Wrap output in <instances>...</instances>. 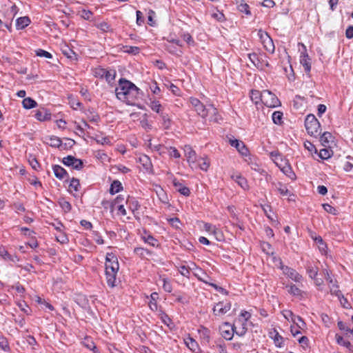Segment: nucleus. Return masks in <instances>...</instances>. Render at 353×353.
<instances>
[{
    "mask_svg": "<svg viewBox=\"0 0 353 353\" xmlns=\"http://www.w3.org/2000/svg\"><path fill=\"white\" fill-rule=\"evenodd\" d=\"M173 185L174 186L176 191H178L181 194L188 196L190 194V189L177 181L176 179H174L172 181Z\"/></svg>",
    "mask_w": 353,
    "mask_h": 353,
    "instance_id": "412c9836",
    "label": "nucleus"
},
{
    "mask_svg": "<svg viewBox=\"0 0 353 353\" xmlns=\"http://www.w3.org/2000/svg\"><path fill=\"white\" fill-rule=\"evenodd\" d=\"M262 95L263 91L252 90L250 93V98L255 104H258L259 102H262Z\"/></svg>",
    "mask_w": 353,
    "mask_h": 353,
    "instance_id": "f704fd0d",
    "label": "nucleus"
},
{
    "mask_svg": "<svg viewBox=\"0 0 353 353\" xmlns=\"http://www.w3.org/2000/svg\"><path fill=\"white\" fill-rule=\"evenodd\" d=\"M272 121L275 124L280 125L282 123L283 121V112L280 111H275L273 112L272 116Z\"/></svg>",
    "mask_w": 353,
    "mask_h": 353,
    "instance_id": "de8ad7c7",
    "label": "nucleus"
},
{
    "mask_svg": "<svg viewBox=\"0 0 353 353\" xmlns=\"http://www.w3.org/2000/svg\"><path fill=\"white\" fill-rule=\"evenodd\" d=\"M149 107L155 112L160 114L163 112V107L160 102L156 99H150Z\"/></svg>",
    "mask_w": 353,
    "mask_h": 353,
    "instance_id": "c85d7f7f",
    "label": "nucleus"
},
{
    "mask_svg": "<svg viewBox=\"0 0 353 353\" xmlns=\"http://www.w3.org/2000/svg\"><path fill=\"white\" fill-rule=\"evenodd\" d=\"M276 165L280 168L281 171L290 179H295V173L293 172L290 165L287 162L286 160L283 159V161L282 163L281 161L276 162Z\"/></svg>",
    "mask_w": 353,
    "mask_h": 353,
    "instance_id": "ddd939ff",
    "label": "nucleus"
},
{
    "mask_svg": "<svg viewBox=\"0 0 353 353\" xmlns=\"http://www.w3.org/2000/svg\"><path fill=\"white\" fill-rule=\"evenodd\" d=\"M0 348L5 352L10 350L8 341L4 337H0Z\"/></svg>",
    "mask_w": 353,
    "mask_h": 353,
    "instance_id": "6e6d98bb",
    "label": "nucleus"
},
{
    "mask_svg": "<svg viewBox=\"0 0 353 353\" xmlns=\"http://www.w3.org/2000/svg\"><path fill=\"white\" fill-rule=\"evenodd\" d=\"M323 208L324 210L326 211L327 212L334 214V215L336 214L337 210H336V208H334L330 204L324 203V204H323Z\"/></svg>",
    "mask_w": 353,
    "mask_h": 353,
    "instance_id": "052dcab7",
    "label": "nucleus"
},
{
    "mask_svg": "<svg viewBox=\"0 0 353 353\" xmlns=\"http://www.w3.org/2000/svg\"><path fill=\"white\" fill-rule=\"evenodd\" d=\"M234 325H231L229 323H225L221 327V333L222 336L226 340H231L235 333Z\"/></svg>",
    "mask_w": 353,
    "mask_h": 353,
    "instance_id": "2eb2a0df",
    "label": "nucleus"
},
{
    "mask_svg": "<svg viewBox=\"0 0 353 353\" xmlns=\"http://www.w3.org/2000/svg\"><path fill=\"white\" fill-rule=\"evenodd\" d=\"M270 156L276 164V162L281 161V163H282L283 161L282 156L277 152H272L270 153Z\"/></svg>",
    "mask_w": 353,
    "mask_h": 353,
    "instance_id": "338daca9",
    "label": "nucleus"
},
{
    "mask_svg": "<svg viewBox=\"0 0 353 353\" xmlns=\"http://www.w3.org/2000/svg\"><path fill=\"white\" fill-rule=\"evenodd\" d=\"M36 54L39 57H46L48 59H51L52 57V54L50 52L41 49H39L38 50H37Z\"/></svg>",
    "mask_w": 353,
    "mask_h": 353,
    "instance_id": "e2e57ef3",
    "label": "nucleus"
},
{
    "mask_svg": "<svg viewBox=\"0 0 353 353\" xmlns=\"http://www.w3.org/2000/svg\"><path fill=\"white\" fill-rule=\"evenodd\" d=\"M161 119L163 121V125L164 128L168 129L170 126L171 121L168 114L161 112L160 114Z\"/></svg>",
    "mask_w": 353,
    "mask_h": 353,
    "instance_id": "8fccbe9b",
    "label": "nucleus"
},
{
    "mask_svg": "<svg viewBox=\"0 0 353 353\" xmlns=\"http://www.w3.org/2000/svg\"><path fill=\"white\" fill-rule=\"evenodd\" d=\"M270 336L274 340L276 346L281 347L283 344V338L275 330L270 332Z\"/></svg>",
    "mask_w": 353,
    "mask_h": 353,
    "instance_id": "c756f323",
    "label": "nucleus"
},
{
    "mask_svg": "<svg viewBox=\"0 0 353 353\" xmlns=\"http://www.w3.org/2000/svg\"><path fill=\"white\" fill-rule=\"evenodd\" d=\"M139 161L146 170H150L152 169V162L148 156L143 155L141 157L139 158Z\"/></svg>",
    "mask_w": 353,
    "mask_h": 353,
    "instance_id": "58836bf2",
    "label": "nucleus"
},
{
    "mask_svg": "<svg viewBox=\"0 0 353 353\" xmlns=\"http://www.w3.org/2000/svg\"><path fill=\"white\" fill-rule=\"evenodd\" d=\"M142 239L144 241L145 243L149 244L152 247H156L158 245L157 240L151 234H146L145 236H143Z\"/></svg>",
    "mask_w": 353,
    "mask_h": 353,
    "instance_id": "a18cd8bd",
    "label": "nucleus"
},
{
    "mask_svg": "<svg viewBox=\"0 0 353 353\" xmlns=\"http://www.w3.org/2000/svg\"><path fill=\"white\" fill-rule=\"evenodd\" d=\"M257 35L263 43L265 50L273 54L274 52L275 47L272 38L268 35V34L262 30H259Z\"/></svg>",
    "mask_w": 353,
    "mask_h": 353,
    "instance_id": "7ed1b4c3",
    "label": "nucleus"
},
{
    "mask_svg": "<svg viewBox=\"0 0 353 353\" xmlns=\"http://www.w3.org/2000/svg\"><path fill=\"white\" fill-rule=\"evenodd\" d=\"M123 190V185L118 180H114L111 183L110 188V193L111 194H115L116 193L119 192L121 190Z\"/></svg>",
    "mask_w": 353,
    "mask_h": 353,
    "instance_id": "2f4dec72",
    "label": "nucleus"
},
{
    "mask_svg": "<svg viewBox=\"0 0 353 353\" xmlns=\"http://www.w3.org/2000/svg\"><path fill=\"white\" fill-rule=\"evenodd\" d=\"M336 339L338 344L345 347L349 351L353 352V346L350 341H345L343 336L339 335H336Z\"/></svg>",
    "mask_w": 353,
    "mask_h": 353,
    "instance_id": "4c0bfd02",
    "label": "nucleus"
},
{
    "mask_svg": "<svg viewBox=\"0 0 353 353\" xmlns=\"http://www.w3.org/2000/svg\"><path fill=\"white\" fill-rule=\"evenodd\" d=\"M299 45L301 46V48H299L301 52L300 63L303 65L305 72L309 73L311 70V63L307 52L306 46L303 43H299Z\"/></svg>",
    "mask_w": 353,
    "mask_h": 353,
    "instance_id": "0eeeda50",
    "label": "nucleus"
},
{
    "mask_svg": "<svg viewBox=\"0 0 353 353\" xmlns=\"http://www.w3.org/2000/svg\"><path fill=\"white\" fill-rule=\"evenodd\" d=\"M184 154L190 165L192 168L196 167V154L191 146L185 145Z\"/></svg>",
    "mask_w": 353,
    "mask_h": 353,
    "instance_id": "4468645a",
    "label": "nucleus"
},
{
    "mask_svg": "<svg viewBox=\"0 0 353 353\" xmlns=\"http://www.w3.org/2000/svg\"><path fill=\"white\" fill-rule=\"evenodd\" d=\"M159 299V294L157 292H153L150 294V301L149 302V307L151 310L156 311L157 310L158 305L157 303V300Z\"/></svg>",
    "mask_w": 353,
    "mask_h": 353,
    "instance_id": "72a5a7b5",
    "label": "nucleus"
},
{
    "mask_svg": "<svg viewBox=\"0 0 353 353\" xmlns=\"http://www.w3.org/2000/svg\"><path fill=\"white\" fill-rule=\"evenodd\" d=\"M262 103L270 108L280 105V101L277 97L268 90H263Z\"/></svg>",
    "mask_w": 353,
    "mask_h": 353,
    "instance_id": "39448f33",
    "label": "nucleus"
},
{
    "mask_svg": "<svg viewBox=\"0 0 353 353\" xmlns=\"http://www.w3.org/2000/svg\"><path fill=\"white\" fill-rule=\"evenodd\" d=\"M333 136L329 132H323L320 137V141L321 144L325 146H329L330 143L333 142Z\"/></svg>",
    "mask_w": 353,
    "mask_h": 353,
    "instance_id": "a878e982",
    "label": "nucleus"
},
{
    "mask_svg": "<svg viewBox=\"0 0 353 353\" xmlns=\"http://www.w3.org/2000/svg\"><path fill=\"white\" fill-rule=\"evenodd\" d=\"M234 330L237 335L244 336L248 330L246 321L238 319L235 322Z\"/></svg>",
    "mask_w": 353,
    "mask_h": 353,
    "instance_id": "f3484780",
    "label": "nucleus"
},
{
    "mask_svg": "<svg viewBox=\"0 0 353 353\" xmlns=\"http://www.w3.org/2000/svg\"><path fill=\"white\" fill-rule=\"evenodd\" d=\"M53 172L57 178L60 180L68 178V174L66 170L60 165H55L53 166Z\"/></svg>",
    "mask_w": 353,
    "mask_h": 353,
    "instance_id": "5701e85b",
    "label": "nucleus"
},
{
    "mask_svg": "<svg viewBox=\"0 0 353 353\" xmlns=\"http://www.w3.org/2000/svg\"><path fill=\"white\" fill-rule=\"evenodd\" d=\"M250 61L258 68L263 70L266 67H269L270 64L265 59L264 54H257L256 53H252L248 55Z\"/></svg>",
    "mask_w": 353,
    "mask_h": 353,
    "instance_id": "6e6552de",
    "label": "nucleus"
},
{
    "mask_svg": "<svg viewBox=\"0 0 353 353\" xmlns=\"http://www.w3.org/2000/svg\"><path fill=\"white\" fill-rule=\"evenodd\" d=\"M181 37L189 45H194V41L192 36L189 33H183Z\"/></svg>",
    "mask_w": 353,
    "mask_h": 353,
    "instance_id": "680f3d73",
    "label": "nucleus"
},
{
    "mask_svg": "<svg viewBox=\"0 0 353 353\" xmlns=\"http://www.w3.org/2000/svg\"><path fill=\"white\" fill-rule=\"evenodd\" d=\"M286 288H288V292L289 294L296 296H301L303 292L301 289H299L297 286L294 284H290L286 285Z\"/></svg>",
    "mask_w": 353,
    "mask_h": 353,
    "instance_id": "473e14b6",
    "label": "nucleus"
},
{
    "mask_svg": "<svg viewBox=\"0 0 353 353\" xmlns=\"http://www.w3.org/2000/svg\"><path fill=\"white\" fill-rule=\"evenodd\" d=\"M198 332L200 334L201 338L205 342H209L210 339V331L205 327H201Z\"/></svg>",
    "mask_w": 353,
    "mask_h": 353,
    "instance_id": "e433bc0d",
    "label": "nucleus"
},
{
    "mask_svg": "<svg viewBox=\"0 0 353 353\" xmlns=\"http://www.w3.org/2000/svg\"><path fill=\"white\" fill-rule=\"evenodd\" d=\"M96 26L97 28H99V30H101V31H103L104 32H108L111 30L110 25L107 22H105V21H101V22L97 23L96 24Z\"/></svg>",
    "mask_w": 353,
    "mask_h": 353,
    "instance_id": "603ef678",
    "label": "nucleus"
},
{
    "mask_svg": "<svg viewBox=\"0 0 353 353\" xmlns=\"http://www.w3.org/2000/svg\"><path fill=\"white\" fill-rule=\"evenodd\" d=\"M307 272L311 279H316L318 274V268L316 266L308 265L307 267Z\"/></svg>",
    "mask_w": 353,
    "mask_h": 353,
    "instance_id": "09e8293b",
    "label": "nucleus"
},
{
    "mask_svg": "<svg viewBox=\"0 0 353 353\" xmlns=\"http://www.w3.org/2000/svg\"><path fill=\"white\" fill-rule=\"evenodd\" d=\"M230 301H219L213 307V314L216 316L223 315L231 309Z\"/></svg>",
    "mask_w": 353,
    "mask_h": 353,
    "instance_id": "9d476101",
    "label": "nucleus"
},
{
    "mask_svg": "<svg viewBox=\"0 0 353 353\" xmlns=\"http://www.w3.org/2000/svg\"><path fill=\"white\" fill-rule=\"evenodd\" d=\"M117 272L105 271L106 281L108 286L113 288L116 285Z\"/></svg>",
    "mask_w": 353,
    "mask_h": 353,
    "instance_id": "cd10ccee",
    "label": "nucleus"
},
{
    "mask_svg": "<svg viewBox=\"0 0 353 353\" xmlns=\"http://www.w3.org/2000/svg\"><path fill=\"white\" fill-rule=\"evenodd\" d=\"M283 273L291 279L292 281L296 283H301L303 280L302 276L298 273L294 269H292L288 266L284 265L281 259H279V267Z\"/></svg>",
    "mask_w": 353,
    "mask_h": 353,
    "instance_id": "20e7f679",
    "label": "nucleus"
},
{
    "mask_svg": "<svg viewBox=\"0 0 353 353\" xmlns=\"http://www.w3.org/2000/svg\"><path fill=\"white\" fill-rule=\"evenodd\" d=\"M230 144L235 147L236 150L239 152V153L244 157H248L249 154V150L245 145V144L237 139H230L229 140Z\"/></svg>",
    "mask_w": 353,
    "mask_h": 353,
    "instance_id": "dca6fc26",
    "label": "nucleus"
},
{
    "mask_svg": "<svg viewBox=\"0 0 353 353\" xmlns=\"http://www.w3.org/2000/svg\"><path fill=\"white\" fill-rule=\"evenodd\" d=\"M134 84L131 81L125 79H120L119 81V85L115 89L117 98L122 101L125 99L127 93L132 88Z\"/></svg>",
    "mask_w": 353,
    "mask_h": 353,
    "instance_id": "f03ea898",
    "label": "nucleus"
},
{
    "mask_svg": "<svg viewBox=\"0 0 353 353\" xmlns=\"http://www.w3.org/2000/svg\"><path fill=\"white\" fill-rule=\"evenodd\" d=\"M163 281V288L167 292H171L172 290V287L171 283L168 281L167 279L163 278L162 279Z\"/></svg>",
    "mask_w": 353,
    "mask_h": 353,
    "instance_id": "bf43d9fd",
    "label": "nucleus"
},
{
    "mask_svg": "<svg viewBox=\"0 0 353 353\" xmlns=\"http://www.w3.org/2000/svg\"><path fill=\"white\" fill-rule=\"evenodd\" d=\"M186 346L193 352L198 353L200 350L198 343L192 337L188 336L184 339Z\"/></svg>",
    "mask_w": 353,
    "mask_h": 353,
    "instance_id": "4be33fe9",
    "label": "nucleus"
},
{
    "mask_svg": "<svg viewBox=\"0 0 353 353\" xmlns=\"http://www.w3.org/2000/svg\"><path fill=\"white\" fill-rule=\"evenodd\" d=\"M208 110V116H210V119L217 121V113L216 108L213 105H209L206 108Z\"/></svg>",
    "mask_w": 353,
    "mask_h": 353,
    "instance_id": "37998d69",
    "label": "nucleus"
},
{
    "mask_svg": "<svg viewBox=\"0 0 353 353\" xmlns=\"http://www.w3.org/2000/svg\"><path fill=\"white\" fill-rule=\"evenodd\" d=\"M148 147L152 151L157 152L160 155H162L166 152V150H168L167 147L161 144H152L150 141L148 143Z\"/></svg>",
    "mask_w": 353,
    "mask_h": 353,
    "instance_id": "7c9ffc66",
    "label": "nucleus"
},
{
    "mask_svg": "<svg viewBox=\"0 0 353 353\" xmlns=\"http://www.w3.org/2000/svg\"><path fill=\"white\" fill-rule=\"evenodd\" d=\"M329 287H330V292L332 294L336 296L339 299H340V297L342 296V298L344 299V301H346L343 298L342 293L339 290V287L334 281H333L332 283H329Z\"/></svg>",
    "mask_w": 353,
    "mask_h": 353,
    "instance_id": "a19ab883",
    "label": "nucleus"
},
{
    "mask_svg": "<svg viewBox=\"0 0 353 353\" xmlns=\"http://www.w3.org/2000/svg\"><path fill=\"white\" fill-rule=\"evenodd\" d=\"M332 154V150L327 148H323L320 150L319 156L321 159L325 160L330 158Z\"/></svg>",
    "mask_w": 353,
    "mask_h": 353,
    "instance_id": "49530a36",
    "label": "nucleus"
},
{
    "mask_svg": "<svg viewBox=\"0 0 353 353\" xmlns=\"http://www.w3.org/2000/svg\"><path fill=\"white\" fill-rule=\"evenodd\" d=\"M273 185H274L275 190H277L281 195L289 196L288 199L290 201L294 200L295 196L290 193L285 185L281 183H274Z\"/></svg>",
    "mask_w": 353,
    "mask_h": 353,
    "instance_id": "6ab92c4d",
    "label": "nucleus"
},
{
    "mask_svg": "<svg viewBox=\"0 0 353 353\" xmlns=\"http://www.w3.org/2000/svg\"><path fill=\"white\" fill-rule=\"evenodd\" d=\"M30 23V19L28 17H19L16 21V28L17 30H22L26 28Z\"/></svg>",
    "mask_w": 353,
    "mask_h": 353,
    "instance_id": "bb28decb",
    "label": "nucleus"
},
{
    "mask_svg": "<svg viewBox=\"0 0 353 353\" xmlns=\"http://www.w3.org/2000/svg\"><path fill=\"white\" fill-rule=\"evenodd\" d=\"M69 187L75 192H78L80 188L79 181L77 179L72 178L70 182Z\"/></svg>",
    "mask_w": 353,
    "mask_h": 353,
    "instance_id": "5fc2aeb1",
    "label": "nucleus"
},
{
    "mask_svg": "<svg viewBox=\"0 0 353 353\" xmlns=\"http://www.w3.org/2000/svg\"><path fill=\"white\" fill-rule=\"evenodd\" d=\"M305 127L307 132L310 136L317 137L321 134V124L316 117L312 114H308L305 119Z\"/></svg>",
    "mask_w": 353,
    "mask_h": 353,
    "instance_id": "f257e3e1",
    "label": "nucleus"
},
{
    "mask_svg": "<svg viewBox=\"0 0 353 353\" xmlns=\"http://www.w3.org/2000/svg\"><path fill=\"white\" fill-rule=\"evenodd\" d=\"M123 48H125L124 52L129 54H136L139 52V48L136 46H125Z\"/></svg>",
    "mask_w": 353,
    "mask_h": 353,
    "instance_id": "0e129e2a",
    "label": "nucleus"
},
{
    "mask_svg": "<svg viewBox=\"0 0 353 353\" xmlns=\"http://www.w3.org/2000/svg\"><path fill=\"white\" fill-rule=\"evenodd\" d=\"M134 252L141 258H145L147 256L152 254V252L143 248H135Z\"/></svg>",
    "mask_w": 353,
    "mask_h": 353,
    "instance_id": "ea45409f",
    "label": "nucleus"
},
{
    "mask_svg": "<svg viewBox=\"0 0 353 353\" xmlns=\"http://www.w3.org/2000/svg\"><path fill=\"white\" fill-rule=\"evenodd\" d=\"M190 101L192 106L195 108V110L203 118H205L208 117V110L207 108L201 103V101L196 98H190Z\"/></svg>",
    "mask_w": 353,
    "mask_h": 353,
    "instance_id": "f8f14e48",
    "label": "nucleus"
},
{
    "mask_svg": "<svg viewBox=\"0 0 353 353\" xmlns=\"http://www.w3.org/2000/svg\"><path fill=\"white\" fill-rule=\"evenodd\" d=\"M192 268L190 267L182 265L179 267V272H180V274L181 275H183V276H185L187 278H189L190 277V270Z\"/></svg>",
    "mask_w": 353,
    "mask_h": 353,
    "instance_id": "864d4df0",
    "label": "nucleus"
},
{
    "mask_svg": "<svg viewBox=\"0 0 353 353\" xmlns=\"http://www.w3.org/2000/svg\"><path fill=\"white\" fill-rule=\"evenodd\" d=\"M167 150H168L169 155L171 157H174V158H176V159H179L181 157V154H180L179 152L176 150V148H174V147H170L169 148H168Z\"/></svg>",
    "mask_w": 353,
    "mask_h": 353,
    "instance_id": "13d9d810",
    "label": "nucleus"
},
{
    "mask_svg": "<svg viewBox=\"0 0 353 353\" xmlns=\"http://www.w3.org/2000/svg\"><path fill=\"white\" fill-rule=\"evenodd\" d=\"M58 203H59V206L61 208V209L65 212H69L71 210V209H72L71 204L68 201H66L65 199H63V198L59 199L58 201Z\"/></svg>",
    "mask_w": 353,
    "mask_h": 353,
    "instance_id": "c03bdc74",
    "label": "nucleus"
},
{
    "mask_svg": "<svg viewBox=\"0 0 353 353\" xmlns=\"http://www.w3.org/2000/svg\"><path fill=\"white\" fill-rule=\"evenodd\" d=\"M231 179L234 181L243 190H248L249 185L248 184L247 179L241 176L240 174L234 173L231 175Z\"/></svg>",
    "mask_w": 353,
    "mask_h": 353,
    "instance_id": "aec40b11",
    "label": "nucleus"
},
{
    "mask_svg": "<svg viewBox=\"0 0 353 353\" xmlns=\"http://www.w3.org/2000/svg\"><path fill=\"white\" fill-rule=\"evenodd\" d=\"M204 228L207 232H208L210 233H213L214 234L220 233V231L217 230L216 226H214L212 224H210V223H205L204 225Z\"/></svg>",
    "mask_w": 353,
    "mask_h": 353,
    "instance_id": "4d7b16f0",
    "label": "nucleus"
},
{
    "mask_svg": "<svg viewBox=\"0 0 353 353\" xmlns=\"http://www.w3.org/2000/svg\"><path fill=\"white\" fill-rule=\"evenodd\" d=\"M34 117L39 121H49L51 119V112L45 108H40L36 111Z\"/></svg>",
    "mask_w": 353,
    "mask_h": 353,
    "instance_id": "a211bd4d",
    "label": "nucleus"
},
{
    "mask_svg": "<svg viewBox=\"0 0 353 353\" xmlns=\"http://www.w3.org/2000/svg\"><path fill=\"white\" fill-rule=\"evenodd\" d=\"M116 77V71L114 70H106V74H105L104 77L105 80L110 83L113 81Z\"/></svg>",
    "mask_w": 353,
    "mask_h": 353,
    "instance_id": "3c124183",
    "label": "nucleus"
},
{
    "mask_svg": "<svg viewBox=\"0 0 353 353\" xmlns=\"http://www.w3.org/2000/svg\"><path fill=\"white\" fill-rule=\"evenodd\" d=\"M92 234H93V239L94 240V241L97 243H98L99 245L103 244V243H104L103 239L102 236L98 233V232L93 231Z\"/></svg>",
    "mask_w": 353,
    "mask_h": 353,
    "instance_id": "69168bd1",
    "label": "nucleus"
},
{
    "mask_svg": "<svg viewBox=\"0 0 353 353\" xmlns=\"http://www.w3.org/2000/svg\"><path fill=\"white\" fill-rule=\"evenodd\" d=\"M127 204L128 205V208L132 211H137L139 210L140 205L134 198H128L127 199Z\"/></svg>",
    "mask_w": 353,
    "mask_h": 353,
    "instance_id": "79ce46f5",
    "label": "nucleus"
},
{
    "mask_svg": "<svg viewBox=\"0 0 353 353\" xmlns=\"http://www.w3.org/2000/svg\"><path fill=\"white\" fill-rule=\"evenodd\" d=\"M22 105L25 109H31L37 105L36 101L30 97L24 98L22 101Z\"/></svg>",
    "mask_w": 353,
    "mask_h": 353,
    "instance_id": "c9c22d12",
    "label": "nucleus"
},
{
    "mask_svg": "<svg viewBox=\"0 0 353 353\" xmlns=\"http://www.w3.org/2000/svg\"><path fill=\"white\" fill-rule=\"evenodd\" d=\"M105 271L117 272L119 265L117 256L112 253H107L105 257Z\"/></svg>",
    "mask_w": 353,
    "mask_h": 353,
    "instance_id": "1a4fd4ad",
    "label": "nucleus"
},
{
    "mask_svg": "<svg viewBox=\"0 0 353 353\" xmlns=\"http://www.w3.org/2000/svg\"><path fill=\"white\" fill-rule=\"evenodd\" d=\"M45 143L54 148H59L62 144L61 140L56 136L46 137Z\"/></svg>",
    "mask_w": 353,
    "mask_h": 353,
    "instance_id": "393cba45",
    "label": "nucleus"
},
{
    "mask_svg": "<svg viewBox=\"0 0 353 353\" xmlns=\"http://www.w3.org/2000/svg\"><path fill=\"white\" fill-rule=\"evenodd\" d=\"M62 163L66 166L72 167L78 170L83 168V161L71 155L64 157L62 160Z\"/></svg>",
    "mask_w": 353,
    "mask_h": 353,
    "instance_id": "9b49d317",
    "label": "nucleus"
},
{
    "mask_svg": "<svg viewBox=\"0 0 353 353\" xmlns=\"http://www.w3.org/2000/svg\"><path fill=\"white\" fill-rule=\"evenodd\" d=\"M132 88L122 102L125 103L128 105H136V101L141 97V92L135 85Z\"/></svg>",
    "mask_w": 353,
    "mask_h": 353,
    "instance_id": "423d86ee",
    "label": "nucleus"
},
{
    "mask_svg": "<svg viewBox=\"0 0 353 353\" xmlns=\"http://www.w3.org/2000/svg\"><path fill=\"white\" fill-rule=\"evenodd\" d=\"M210 162L207 157H200L198 159H196V167H193L192 168H199L201 170L207 171Z\"/></svg>",
    "mask_w": 353,
    "mask_h": 353,
    "instance_id": "b1692460",
    "label": "nucleus"
},
{
    "mask_svg": "<svg viewBox=\"0 0 353 353\" xmlns=\"http://www.w3.org/2000/svg\"><path fill=\"white\" fill-rule=\"evenodd\" d=\"M94 76L96 77L103 79L104 77L105 74H106V70L104 68H99L94 70Z\"/></svg>",
    "mask_w": 353,
    "mask_h": 353,
    "instance_id": "774afa93",
    "label": "nucleus"
}]
</instances>
